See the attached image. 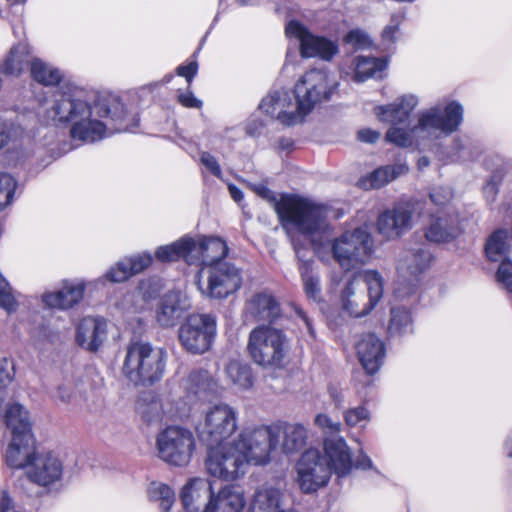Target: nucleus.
<instances>
[{
  "instance_id": "obj_1",
  "label": "nucleus",
  "mask_w": 512,
  "mask_h": 512,
  "mask_svg": "<svg viewBox=\"0 0 512 512\" xmlns=\"http://www.w3.org/2000/svg\"><path fill=\"white\" fill-rule=\"evenodd\" d=\"M51 113L54 121L69 123L71 138L82 143H95L114 132L134 133L138 127L135 119L132 126L124 124L126 112L122 105H115L112 111L106 99L89 103L78 90L58 94Z\"/></svg>"
},
{
  "instance_id": "obj_2",
  "label": "nucleus",
  "mask_w": 512,
  "mask_h": 512,
  "mask_svg": "<svg viewBox=\"0 0 512 512\" xmlns=\"http://www.w3.org/2000/svg\"><path fill=\"white\" fill-rule=\"evenodd\" d=\"M277 432L271 427L245 429L227 443L206 447L205 469L218 480L233 482L242 479L251 465L270 462Z\"/></svg>"
},
{
  "instance_id": "obj_3",
  "label": "nucleus",
  "mask_w": 512,
  "mask_h": 512,
  "mask_svg": "<svg viewBox=\"0 0 512 512\" xmlns=\"http://www.w3.org/2000/svg\"><path fill=\"white\" fill-rule=\"evenodd\" d=\"M463 120V107L456 101L446 105L438 104L421 110L417 123L410 129L391 126L386 132V141L400 147L430 146L435 141L447 137L458 130Z\"/></svg>"
},
{
  "instance_id": "obj_4",
  "label": "nucleus",
  "mask_w": 512,
  "mask_h": 512,
  "mask_svg": "<svg viewBox=\"0 0 512 512\" xmlns=\"http://www.w3.org/2000/svg\"><path fill=\"white\" fill-rule=\"evenodd\" d=\"M255 191L273 202L280 223L287 232L296 230L315 245V237L327 230V209L324 205L297 195L283 194L277 199L264 185L256 186Z\"/></svg>"
},
{
  "instance_id": "obj_5",
  "label": "nucleus",
  "mask_w": 512,
  "mask_h": 512,
  "mask_svg": "<svg viewBox=\"0 0 512 512\" xmlns=\"http://www.w3.org/2000/svg\"><path fill=\"white\" fill-rule=\"evenodd\" d=\"M166 360L163 348L147 342H132L127 347L122 370L135 384H153L163 377Z\"/></svg>"
},
{
  "instance_id": "obj_6",
  "label": "nucleus",
  "mask_w": 512,
  "mask_h": 512,
  "mask_svg": "<svg viewBox=\"0 0 512 512\" xmlns=\"http://www.w3.org/2000/svg\"><path fill=\"white\" fill-rule=\"evenodd\" d=\"M383 295V278L376 270H365L347 282L341 292L342 309L360 318L369 314Z\"/></svg>"
},
{
  "instance_id": "obj_7",
  "label": "nucleus",
  "mask_w": 512,
  "mask_h": 512,
  "mask_svg": "<svg viewBox=\"0 0 512 512\" xmlns=\"http://www.w3.org/2000/svg\"><path fill=\"white\" fill-rule=\"evenodd\" d=\"M247 350L251 359L265 368H280L288 351L286 336L281 330L259 326L249 334Z\"/></svg>"
},
{
  "instance_id": "obj_8",
  "label": "nucleus",
  "mask_w": 512,
  "mask_h": 512,
  "mask_svg": "<svg viewBox=\"0 0 512 512\" xmlns=\"http://www.w3.org/2000/svg\"><path fill=\"white\" fill-rule=\"evenodd\" d=\"M238 430V411L228 403L219 402L209 406L198 426L200 441L206 446L230 442Z\"/></svg>"
},
{
  "instance_id": "obj_9",
  "label": "nucleus",
  "mask_w": 512,
  "mask_h": 512,
  "mask_svg": "<svg viewBox=\"0 0 512 512\" xmlns=\"http://www.w3.org/2000/svg\"><path fill=\"white\" fill-rule=\"evenodd\" d=\"M242 271L230 262L201 267L196 274V285L202 295L222 299L242 286Z\"/></svg>"
},
{
  "instance_id": "obj_10",
  "label": "nucleus",
  "mask_w": 512,
  "mask_h": 512,
  "mask_svg": "<svg viewBox=\"0 0 512 512\" xmlns=\"http://www.w3.org/2000/svg\"><path fill=\"white\" fill-rule=\"evenodd\" d=\"M335 260L349 271L365 264L374 253V240L366 228H356L344 232L332 244Z\"/></svg>"
},
{
  "instance_id": "obj_11",
  "label": "nucleus",
  "mask_w": 512,
  "mask_h": 512,
  "mask_svg": "<svg viewBox=\"0 0 512 512\" xmlns=\"http://www.w3.org/2000/svg\"><path fill=\"white\" fill-rule=\"evenodd\" d=\"M336 86L329 79L328 72L322 69L307 71L295 84L294 97L306 117L322 101L330 99Z\"/></svg>"
},
{
  "instance_id": "obj_12",
  "label": "nucleus",
  "mask_w": 512,
  "mask_h": 512,
  "mask_svg": "<svg viewBox=\"0 0 512 512\" xmlns=\"http://www.w3.org/2000/svg\"><path fill=\"white\" fill-rule=\"evenodd\" d=\"M217 331L216 318L211 314H191L179 328V341L191 354H203L210 349Z\"/></svg>"
},
{
  "instance_id": "obj_13",
  "label": "nucleus",
  "mask_w": 512,
  "mask_h": 512,
  "mask_svg": "<svg viewBox=\"0 0 512 512\" xmlns=\"http://www.w3.org/2000/svg\"><path fill=\"white\" fill-rule=\"evenodd\" d=\"M159 457L170 465L185 466L195 450L193 433L179 426H170L157 437Z\"/></svg>"
},
{
  "instance_id": "obj_14",
  "label": "nucleus",
  "mask_w": 512,
  "mask_h": 512,
  "mask_svg": "<svg viewBox=\"0 0 512 512\" xmlns=\"http://www.w3.org/2000/svg\"><path fill=\"white\" fill-rule=\"evenodd\" d=\"M297 484L303 493L316 492L328 484L331 469L318 449H308L296 464Z\"/></svg>"
},
{
  "instance_id": "obj_15",
  "label": "nucleus",
  "mask_w": 512,
  "mask_h": 512,
  "mask_svg": "<svg viewBox=\"0 0 512 512\" xmlns=\"http://www.w3.org/2000/svg\"><path fill=\"white\" fill-rule=\"evenodd\" d=\"M285 33L289 38H295L299 41L300 55L303 58H319L323 61H331L339 53V44L336 40L312 34L299 21H289Z\"/></svg>"
},
{
  "instance_id": "obj_16",
  "label": "nucleus",
  "mask_w": 512,
  "mask_h": 512,
  "mask_svg": "<svg viewBox=\"0 0 512 512\" xmlns=\"http://www.w3.org/2000/svg\"><path fill=\"white\" fill-rule=\"evenodd\" d=\"M422 204L419 201L397 203L382 212L377 219V232L386 240H395L412 228Z\"/></svg>"
},
{
  "instance_id": "obj_17",
  "label": "nucleus",
  "mask_w": 512,
  "mask_h": 512,
  "mask_svg": "<svg viewBox=\"0 0 512 512\" xmlns=\"http://www.w3.org/2000/svg\"><path fill=\"white\" fill-rule=\"evenodd\" d=\"M259 109L285 126L297 125L305 118L294 95L286 89L270 91L262 99Z\"/></svg>"
},
{
  "instance_id": "obj_18",
  "label": "nucleus",
  "mask_w": 512,
  "mask_h": 512,
  "mask_svg": "<svg viewBox=\"0 0 512 512\" xmlns=\"http://www.w3.org/2000/svg\"><path fill=\"white\" fill-rule=\"evenodd\" d=\"M63 473V462L58 454L52 451H39L25 476L31 483L49 488L62 480Z\"/></svg>"
},
{
  "instance_id": "obj_19",
  "label": "nucleus",
  "mask_w": 512,
  "mask_h": 512,
  "mask_svg": "<svg viewBox=\"0 0 512 512\" xmlns=\"http://www.w3.org/2000/svg\"><path fill=\"white\" fill-rule=\"evenodd\" d=\"M137 411L148 423L161 422L175 418H182L189 412L187 403L175 405L173 401H162L155 394H143L137 402Z\"/></svg>"
},
{
  "instance_id": "obj_20",
  "label": "nucleus",
  "mask_w": 512,
  "mask_h": 512,
  "mask_svg": "<svg viewBox=\"0 0 512 512\" xmlns=\"http://www.w3.org/2000/svg\"><path fill=\"white\" fill-rule=\"evenodd\" d=\"M38 453L33 433L15 435L5 449L4 461L8 467L23 470L25 474Z\"/></svg>"
},
{
  "instance_id": "obj_21",
  "label": "nucleus",
  "mask_w": 512,
  "mask_h": 512,
  "mask_svg": "<svg viewBox=\"0 0 512 512\" xmlns=\"http://www.w3.org/2000/svg\"><path fill=\"white\" fill-rule=\"evenodd\" d=\"M108 336V324L101 317H84L75 328V341L83 349L96 352Z\"/></svg>"
},
{
  "instance_id": "obj_22",
  "label": "nucleus",
  "mask_w": 512,
  "mask_h": 512,
  "mask_svg": "<svg viewBox=\"0 0 512 512\" xmlns=\"http://www.w3.org/2000/svg\"><path fill=\"white\" fill-rule=\"evenodd\" d=\"M461 231L458 215L450 208L442 209L431 215L425 237L431 242L442 243L453 240Z\"/></svg>"
},
{
  "instance_id": "obj_23",
  "label": "nucleus",
  "mask_w": 512,
  "mask_h": 512,
  "mask_svg": "<svg viewBox=\"0 0 512 512\" xmlns=\"http://www.w3.org/2000/svg\"><path fill=\"white\" fill-rule=\"evenodd\" d=\"M228 251L229 249L226 242L220 237H193L190 259L193 260V265L208 267L215 263H224L221 260L227 256Z\"/></svg>"
},
{
  "instance_id": "obj_24",
  "label": "nucleus",
  "mask_w": 512,
  "mask_h": 512,
  "mask_svg": "<svg viewBox=\"0 0 512 512\" xmlns=\"http://www.w3.org/2000/svg\"><path fill=\"white\" fill-rule=\"evenodd\" d=\"M431 260V253L424 246L403 251L397 262L399 278L407 280L409 286L414 287L418 276L430 266Z\"/></svg>"
},
{
  "instance_id": "obj_25",
  "label": "nucleus",
  "mask_w": 512,
  "mask_h": 512,
  "mask_svg": "<svg viewBox=\"0 0 512 512\" xmlns=\"http://www.w3.org/2000/svg\"><path fill=\"white\" fill-rule=\"evenodd\" d=\"M212 484L204 478H192L183 487L181 500L186 512H208Z\"/></svg>"
},
{
  "instance_id": "obj_26",
  "label": "nucleus",
  "mask_w": 512,
  "mask_h": 512,
  "mask_svg": "<svg viewBox=\"0 0 512 512\" xmlns=\"http://www.w3.org/2000/svg\"><path fill=\"white\" fill-rule=\"evenodd\" d=\"M358 359L368 374L376 373L385 357V346L375 334L362 335L355 344Z\"/></svg>"
},
{
  "instance_id": "obj_27",
  "label": "nucleus",
  "mask_w": 512,
  "mask_h": 512,
  "mask_svg": "<svg viewBox=\"0 0 512 512\" xmlns=\"http://www.w3.org/2000/svg\"><path fill=\"white\" fill-rule=\"evenodd\" d=\"M324 452L331 472L333 471L338 477H344L352 471V454L344 438H326Z\"/></svg>"
},
{
  "instance_id": "obj_28",
  "label": "nucleus",
  "mask_w": 512,
  "mask_h": 512,
  "mask_svg": "<svg viewBox=\"0 0 512 512\" xmlns=\"http://www.w3.org/2000/svg\"><path fill=\"white\" fill-rule=\"evenodd\" d=\"M418 105V98L413 94L403 95L393 103L374 107V114L379 121L391 126L405 124Z\"/></svg>"
},
{
  "instance_id": "obj_29",
  "label": "nucleus",
  "mask_w": 512,
  "mask_h": 512,
  "mask_svg": "<svg viewBox=\"0 0 512 512\" xmlns=\"http://www.w3.org/2000/svg\"><path fill=\"white\" fill-rule=\"evenodd\" d=\"M189 308L186 296L178 291H170L159 300L156 309V320L162 327L175 326Z\"/></svg>"
},
{
  "instance_id": "obj_30",
  "label": "nucleus",
  "mask_w": 512,
  "mask_h": 512,
  "mask_svg": "<svg viewBox=\"0 0 512 512\" xmlns=\"http://www.w3.org/2000/svg\"><path fill=\"white\" fill-rule=\"evenodd\" d=\"M208 512H243L246 506L244 490L234 484H226L210 495Z\"/></svg>"
},
{
  "instance_id": "obj_31",
  "label": "nucleus",
  "mask_w": 512,
  "mask_h": 512,
  "mask_svg": "<svg viewBox=\"0 0 512 512\" xmlns=\"http://www.w3.org/2000/svg\"><path fill=\"white\" fill-rule=\"evenodd\" d=\"M181 387L191 401H203L216 392L217 383L207 370L195 369L181 381Z\"/></svg>"
},
{
  "instance_id": "obj_32",
  "label": "nucleus",
  "mask_w": 512,
  "mask_h": 512,
  "mask_svg": "<svg viewBox=\"0 0 512 512\" xmlns=\"http://www.w3.org/2000/svg\"><path fill=\"white\" fill-rule=\"evenodd\" d=\"M153 261L150 253L144 252L131 257H126L111 267L105 274V278L113 283L126 281L131 276L141 273L148 268Z\"/></svg>"
},
{
  "instance_id": "obj_33",
  "label": "nucleus",
  "mask_w": 512,
  "mask_h": 512,
  "mask_svg": "<svg viewBox=\"0 0 512 512\" xmlns=\"http://www.w3.org/2000/svg\"><path fill=\"white\" fill-rule=\"evenodd\" d=\"M85 287L83 280L65 281L60 290L44 294L43 302L51 308H71L82 300Z\"/></svg>"
},
{
  "instance_id": "obj_34",
  "label": "nucleus",
  "mask_w": 512,
  "mask_h": 512,
  "mask_svg": "<svg viewBox=\"0 0 512 512\" xmlns=\"http://www.w3.org/2000/svg\"><path fill=\"white\" fill-rule=\"evenodd\" d=\"M245 311L255 321L272 322L280 315V305L270 292L262 291L247 301Z\"/></svg>"
},
{
  "instance_id": "obj_35",
  "label": "nucleus",
  "mask_w": 512,
  "mask_h": 512,
  "mask_svg": "<svg viewBox=\"0 0 512 512\" xmlns=\"http://www.w3.org/2000/svg\"><path fill=\"white\" fill-rule=\"evenodd\" d=\"M249 510L250 512H295L284 508L283 493L270 484H263L255 490Z\"/></svg>"
},
{
  "instance_id": "obj_36",
  "label": "nucleus",
  "mask_w": 512,
  "mask_h": 512,
  "mask_svg": "<svg viewBox=\"0 0 512 512\" xmlns=\"http://www.w3.org/2000/svg\"><path fill=\"white\" fill-rule=\"evenodd\" d=\"M294 250L299 261L298 270L303 282L306 296L315 301L321 300V286L318 273L314 271L313 261L306 258V251L294 242Z\"/></svg>"
},
{
  "instance_id": "obj_37",
  "label": "nucleus",
  "mask_w": 512,
  "mask_h": 512,
  "mask_svg": "<svg viewBox=\"0 0 512 512\" xmlns=\"http://www.w3.org/2000/svg\"><path fill=\"white\" fill-rule=\"evenodd\" d=\"M270 427L274 428L277 432L276 444L273 450L278 444L280 433L283 437L281 448L285 454L296 453L305 447L308 439V430L304 425L300 423H285L283 426Z\"/></svg>"
},
{
  "instance_id": "obj_38",
  "label": "nucleus",
  "mask_w": 512,
  "mask_h": 512,
  "mask_svg": "<svg viewBox=\"0 0 512 512\" xmlns=\"http://www.w3.org/2000/svg\"><path fill=\"white\" fill-rule=\"evenodd\" d=\"M408 167L405 163H396L379 167L371 172L369 175L361 178L358 182L359 187L363 189H378L381 188L400 175L405 174Z\"/></svg>"
},
{
  "instance_id": "obj_39",
  "label": "nucleus",
  "mask_w": 512,
  "mask_h": 512,
  "mask_svg": "<svg viewBox=\"0 0 512 512\" xmlns=\"http://www.w3.org/2000/svg\"><path fill=\"white\" fill-rule=\"evenodd\" d=\"M193 237L185 235L175 242L159 246L155 251V257L160 262H174L184 260L187 264L193 265L190 259L192 254Z\"/></svg>"
},
{
  "instance_id": "obj_40",
  "label": "nucleus",
  "mask_w": 512,
  "mask_h": 512,
  "mask_svg": "<svg viewBox=\"0 0 512 512\" xmlns=\"http://www.w3.org/2000/svg\"><path fill=\"white\" fill-rule=\"evenodd\" d=\"M30 59V47L25 43H18L9 51L0 64V72L6 75L18 76L22 73Z\"/></svg>"
},
{
  "instance_id": "obj_41",
  "label": "nucleus",
  "mask_w": 512,
  "mask_h": 512,
  "mask_svg": "<svg viewBox=\"0 0 512 512\" xmlns=\"http://www.w3.org/2000/svg\"><path fill=\"white\" fill-rule=\"evenodd\" d=\"M4 420L11 430L12 436L32 433V424L26 408L19 403H11L7 406Z\"/></svg>"
},
{
  "instance_id": "obj_42",
  "label": "nucleus",
  "mask_w": 512,
  "mask_h": 512,
  "mask_svg": "<svg viewBox=\"0 0 512 512\" xmlns=\"http://www.w3.org/2000/svg\"><path fill=\"white\" fill-rule=\"evenodd\" d=\"M227 380L236 390L247 391L254 385V375L250 365L237 360L230 361L225 367Z\"/></svg>"
},
{
  "instance_id": "obj_43",
  "label": "nucleus",
  "mask_w": 512,
  "mask_h": 512,
  "mask_svg": "<svg viewBox=\"0 0 512 512\" xmlns=\"http://www.w3.org/2000/svg\"><path fill=\"white\" fill-rule=\"evenodd\" d=\"M387 61L376 57L358 56L355 59L354 80L364 82L368 78H382Z\"/></svg>"
},
{
  "instance_id": "obj_44",
  "label": "nucleus",
  "mask_w": 512,
  "mask_h": 512,
  "mask_svg": "<svg viewBox=\"0 0 512 512\" xmlns=\"http://www.w3.org/2000/svg\"><path fill=\"white\" fill-rule=\"evenodd\" d=\"M53 396L62 403L72 406H79L86 400L83 385L74 380H66L59 384Z\"/></svg>"
},
{
  "instance_id": "obj_45",
  "label": "nucleus",
  "mask_w": 512,
  "mask_h": 512,
  "mask_svg": "<svg viewBox=\"0 0 512 512\" xmlns=\"http://www.w3.org/2000/svg\"><path fill=\"white\" fill-rule=\"evenodd\" d=\"M509 232L507 229H497L487 239L485 254L490 261L501 260L508 252Z\"/></svg>"
},
{
  "instance_id": "obj_46",
  "label": "nucleus",
  "mask_w": 512,
  "mask_h": 512,
  "mask_svg": "<svg viewBox=\"0 0 512 512\" xmlns=\"http://www.w3.org/2000/svg\"><path fill=\"white\" fill-rule=\"evenodd\" d=\"M30 71L31 76L35 81L46 86L56 85L62 78L61 72L57 68L39 58L31 60Z\"/></svg>"
},
{
  "instance_id": "obj_47",
  "label": "nucleus",
  "mask_w": 512,
  "mask_h": 512,
  "mask_svg": "<svg viewBox=\"0 0 512 512\" xmlns=\"http://www.w3.org/2000/svg\"><path fill=\"white\" fill-rule=\"evenodd\" d=\"M388 331L391 335H406L413 332V320L409 310L403 307H393Z\"/></svg>"
},
{
  "instance_id": "obj_48",
  "label": "nucleus",
  "mask_w": 512,
  "mask_h": 512,
  "mask_svg": "<svg viewBox=\"0 0 512 512\" xmlns=\"http://www.w3.org/2000/svg\"><path fill=\"white\" fill-rule=\"evenodd\" d=\"M147 492L150 501L159 502L161 512H169L175 501V493L168 485L152 482Z\"/></svg>"
},
{
  "instance_id": "obj_49",
  "label": "nucleus",
  "mask_w": 512,
  "mask_h": 512,
  "mask_svg": "<svg viewBox=\"0 0 512 512\" xmlns=\"http://www.w3.org/2000/svg\"><path fill=\"white\" fill-rule=\"evenodd\" d=\"M343 418L346 425L349 427H365L370 421L371 415L365 406H357L346 409L343 412Z\"/></svg>"
},
{
  "instance_id": "obj_50",
  "label": "nucleus",
  "mask_w": 512,
  "mask_h": 512,
  "mask_svg": "<svg viewBox=\"0 0 512 512\" xmlns=\"http://www.w3.org/2000/svg\"><path fill=\"white\" fill-rule=\"evenodd\" d=\"M16 187V180L10 174L0 173V211L11 204Z\"/></svg>"
},
{
  "instance_id": "obj_51",
  "label": "nucleus",
  "mask_w": 512,
  "mask_h": 512,
  "mask_svg": "<svg viewBox=\"0 0 512 512\" xmlns=\"http://www.w3.org/2000/svg\"><path fill=\"white\" fill-rule=\"evenodd\" d=\"M346 45L351 46L355 50H362L372 45L369 35L362 29L355 28L350 30L343 38Z\"/></svg>"
},
{
  "instance_id": "obj_52",
  "label": "nucleus",
  "mask_w": 512,
  "mask_h": 512,
  "mask_svg": "<svg viewBox=\"0 0 512 512\" xmlns=\"http://www.w3.org/2000/svg\"><path fill=\"white\" fill-rule=\"evenodd\" d=\"M314 424L324 433V434H337L342 429V424L338 420L332 419L329 415L325 413H319L315 416Z\"/></svg>"
},
{
  "instance_id": "obj_53",
  "label": "nucleus",
  "mask_w": 512,
  "mask_h": 512,
  "mask_svg": "<svg viewBox=\"0 0 512 512\" xmlns=\"http://www.w3.org/2000/svg\"><path fill=\"white\" fill-rule=\"evenodd\" d=\"M15 370L13 360L0 356V389L6 388L14 379Z\"/></svg>"
},
{
  "instance_id": "obj_54",
  "label": "nucleus",
  "mask_w": 512,
  "mask_h": 512,
  "mask_svg": "<svg viewBox=\"0 0 512 512\" xmlns=\"http://www.w3.org/2000/svg\"><path fill=\"white\" fill-rule=\"evenodd\" d=\"M497 281L503 285L505 289L512 293V262L509 260L502 261L497 273Z\"/></svg>"
},
{
  "instance_id": "obj_55",
  "label": "nucleus",
  "mask_w": 512,
  "mask_h": 512,
  "mask_svg": "<svg viewBox=\"0 0 512 512\" xmlns=\"http://www.w3.org/2000/svg\"><path fill=\"white\" fill-rule=\"evenodd\" d=\"M401 17L393 15L390 20V24L385 26L382 31V41L387 45H393L397 41V35L399 33V25Z\"/></svg>"
},
{
  "instance_id": "obj_56",
  "label": "nucleus",
  "mask_w": 512,
  "mask_h": 512,
  "mask_svg": "<svg viewBox=\"0 0 512 512\" xmlns=\"http://www.w3.org/2000/svg\"><path fill=\"white\" fill-rule=\"evenodd\" d=\"M453 193L449 187L439 186L432 189L430 192V199L436 205L440 207L446 206L452 199Z\"/></svg>"
},
{
  "instance_id": "obj_57",
  "label": "nucleus",
  "mask_w": 512,
  "mask_h": 512,
  "mask_svg": "<svg viewBox=\"0 0 512 512\" xmlns=\"http://www.w3.org/2000/svg\"><path fill=\"white\" fill-rule=\"evenodd\" d=\"M201 163L216 177L221 178L222 171L217 159L208 152L201 154Z\"/></svg>"
},
{
  "instance_id": "obj_58",
  "label": "nucleus",
  "mask_w": 512,
  "mask_h": 512,
  "mask_svg": "<svg viewBox=\"0 0 512 512\" xmlns=\"http://www.w3.org/2000/svg\"><path fill=\"white\" fill-rule=\"evenodd\" d=\"M17 134V129L14 128L13 125L7 126L0 123V149L14 141Z\"/></svg>"
},
{
  "instance_id": "obj_59",
  "label": "nucleus",
  "mask_w": 512,
  "mask_h": 512,
  "mask_svg": "<svg viewBox=\"0 0 512 512\" xmlns=\"http://www.w3.org/2000/svg\"><path fill=\"white\" fill-rule=\"evenodd\" d=\"M198 70V65L196 62H190L186 65H180L177 68V74L181 77H184L188 84H190L196 75Z\"/></svg>"
},
{
  "instance_id": "obj_60",
  "label": "nucleus",
  "mask_w": 512,
  "mask_h": 512,
  "mask_svg": "<svg viewBox=\"0 0 512 512\" xmlns=\"http://www.w3.org/2000/svg\"><path fill=\"white\" fill-rule=\"evenodd\" d=\"M178 101L187 108H200L202 105V102L189 91L180 93Z\"/></svg>"
},
{
  "instance_id": "obj_61",
  "label": "nucleus",
  "mask_w": 512,
  "mask_h": 512,
  "mask_svg": "<svg viewBox=\"0 0 512 512\" xmlns=\"http://www.w3.org/2000/svg\"><path fill=\"white\" fill-rule=\"evenodd\" d=\"M328 393H329L331 400L333 401L334 405L337 408H342L344 406L345 393H344L343 389H341L337 386H334V385H330L328 388Z\"/></svg>"
},
{
  "instance_id": "obj_62",
  "label": "nucleus",
  "mask_w": 512,
  "mask_h": 512,
  "mask_svg": "<svg viewBox=\"0 0 512 512\" xmlns=\"http://www.w3.org/2000/svg\"><path fill=\"white\" fill-rule=\"evenodd\" d=\"M357 137L360 141L373 144L380 138V133L373 129H362L358 132Z\"/></svg>"
},
{
  "instance_id": "obj_63",
  "label": "nucleus",
  "mask_w": 512,
  "mask_h": 512,
  "mask_svg": "<svg viewBox=\"0 0 512 512\" xmlns=\"http://www.w3.org/2000/svg\"><path fill=\"white\" fill-rule=\"evenodd\" d=\"M498 185L499 182L493 177L484 186V195L488 200L493 201L495 199L498 193Z\"/></svg>"
},
{
  "instance_id": "obj_64",
  "label": "nucleus",
  "mask_w": 512,
  "mask_h": 512,
  "mask_svg": "<svg viewBox=\"0 0 512 512\" xmlns=\"http://www.w3.org/2000/svg\"><path fill=\"white\" fill-rule=\"evenodd\" d=\"M355 466L362 470H368V469L374 468L371 458L368 455H366L365 453H363L362 451H360V453L357 457Z\"/></svg>"
}]
</instances>
